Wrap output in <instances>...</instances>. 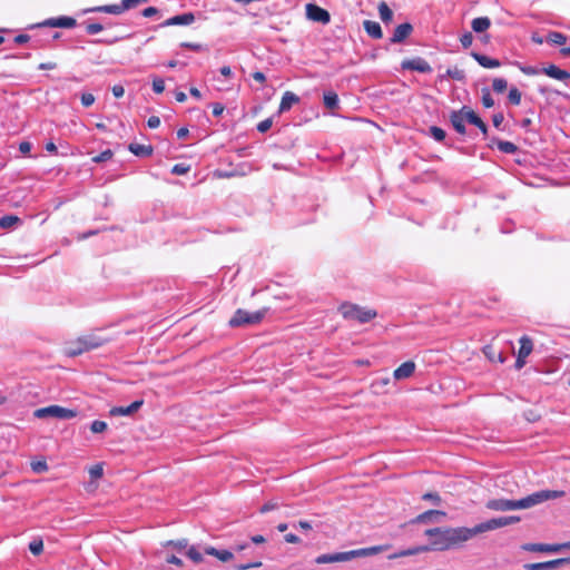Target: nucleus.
<instances>
[{
	"label": "nucleus",
	"instance_id": "obj_3",
	"mask_svg": "<svg viewBox=\"0 0 570 570\" xmlns=\"http://www.w3.org/2000/svg\"><path fill=\"white\" fill-rule=\"evenodd\" d=\"M108 340L96 334H88L75 340L67 341L65 352L69 356H77L90 350L102 346Z\"/></svg>",
	"mask_w": 570,
	"mask_h": 570
},
{
	"label": "nucleus",
	"instance_id": "obj_38",
	"mask_svg": "<svg viewBox=\"0 0 570 570\" xmlns=\"http://www.w3.org/2000/svg\"><path fill=\"white\" fill-rule=\"evenodd\" d=\"M164 547H173L174 549L181 551L188 548V540L187 539H180V540H169L164 543Z\"/></svg>",
	"mask_w": 570,
	"mask_h": 570
},
{
	"label": "nucleus",
	"instance_id": "obj_54",
	"mask_svg": "<svg viewBox=\"0 0 570 570\" xmlns=\"http://www.w3.org/2000/svg\"><path fill=\"white\" fill-rule=\"evenodd\" d=\"M279 507L277 501L271 500L261 508V513H266Z\"/></svg>",
	"mask_w": 570,
	"mask_h": 570
},
{
	"label": "nucleus",
	"instance_id": "obj_58",
	"mask_svg": "<svg viewBox=\"0 0 570 570\" xmlns=\"http://www.w3.org/2000/svg\"><path fill=\"white\" fill-rule=\"evenodd\" d=\"M460 41H461V43H462V46H463L464 48H469V47L472 45V42H473V36H472V33H471V32H466V33H464V35L460 38Z\"/></svg>",
	"mask_w": 570,
	"mask_h": 570
},
{
	"label": "nucleus",
	"instance_id": "obj_60",
	"mask_svg": "<svg viewBox=\"0 0 570 570\" xmlns=\"http://www.w3.org/2000/svg\"><path fill=\"white\" fill-rule=\"evenodd\" d=\"M147 125H148L149 128H153V129L158 128L159 125H160L159 117H157V116L149 117L148 121H147Z\"/></svg>",
	"mask_w": 570,
	"mask_h": 570
},
{
	"label": "nucleus",
	"instance_id": "obj_55",
	"mask_svg": "<svg viewBox=\"0 0 570 570\" xmlns=\"http://www.w3.org/2000/svg\"><path fill=\"white\" fill-rule=\"evenodd\" d=\"M95 102V96L90 92H85L81 95V104L85 107H89Z\"/></svg>",
	"mask_w": 570,
	"mask_h": 570
},
{
	"label": "nucleus",
	"instance_id": "obj_14",
	"mask_svg": "<svg viewBox=\"0 0 570 570\" xmlns=\"http://www.w3.org/2000/svg\"><path fill=\"white\" fill-rule=\"evenodd\" d=\"M415 367L416 365L413 361L404 362L397 368L394 370L393 377L396 381L409 379L414 374Z\"/></svg>",
	"mask_w": 570,
	"mask_h": 570
},
{
	"label": "nucleus",
	"instance_id": "obj_50",
	"mask_svg": "<svg viewBox=\"0 0 570 570\" xmlns=\"http://www.w3.org/2000/svg\"><path fill=\"white\" fill-rule=\"evenodd\" d=\"M89 474H90L91 479H99V478H101L102 474H104L102 465L101 464L92 465L89 469Z\"/></svg>",
	"mask_w": 570,
	"mask_h": 570
},
{
	"label": "nucleus",
	"instance_id": "obj_56",
	"mask_svg": "<svg viewBox=\"0 0 570 570\" xmlns=\"http://www.w3.org/2000/svg\"><path fill=\"white\" fill-rule=\"evenodd\" d=\"M86 30L89 35H97L99 33L100 31L104 30V27L102 24L100 23H89L87 27H86Z\"/></svg>",
	"mask_w": 570,
	"mask_h": 570
},
{
	"label": "nucleus",
	"instance_id": "obj_17",
	"mask_svg": "<svg viewBox=\"0 0 570 570\" xmlns=\"http://www.w3.org/2000/svg\"><path fill=\"white\" fill-rule=\"evenodd\" d=\"M195 21V16L190 12L169 18L164 26H187Z\"/></svg>",
	"mask_w": 570,
	"mask_h": 570
},
{
	"label": "nucleus",
	"instance_id": "obj_4",
	"mask_svg": "<svg viewBox=\"0 0 570 570\" xmlns=\"http://www.w3.org/2000/svg\"><path fill=\"white\" fill-rule=\"evenodd\" d=\"M338 311L345 320H354L362 324L372 321L377 315L374 309L364 308L347 302L341 304Z\"/></svg>",
	"mask_w": 570,
	"mask_h": 570
},
{
	"label": "nucleus",
	"instance_id": "obj_33",
	"mask_svg": "<svg viewBox=\"0 0 570 570\" xmlns=\"http://www.w3.org/2000/svg\"><path fill=\"white\" fill-rule=\"evenodd\" d=\"M324 105L327 109L334 110L338 107V97L334 91L324 92Z\"/></svg>",
	"mask_w": 570,
	"mask_h": 570
},
{
	"label": "nucleus",
	"instance_id": "obj_6",
	"mask_svg": "<svg viewBox=\"0 0 570 570\" xmlns=\"http://www.w3.org/2000/svg\"><path fill=\"white\" fill-rule=\"evenodd\" d=\"M33 415L37 419L55 417L60 420H69L77 415V411L59 405H50L47 407L37 409L33 412Z\"/></svg>",
	"mask_w": 570,
	"mask_h": 570
},
{
	"label": "nucleus",
	"instance_id": "obj_59",
	"mask_svg": "<svg viewBox=\"0 0 570 570\" xmlns=\"http://www.w3.org/2000/svg\"><path fill=\"white\" fill-rule=\"evenodd\" d=\"M220 561H229L233 558V553L228 550H218L217 557Z\"/></svg>",
	"mask_w": 570,
	"mask_h": 570
},
{
	"label": "nucleus",
	"instance_id": "obj_8",
	"mask_svg": "<svg viewBox=\"0 0 570 570\" xmlns=\"http://www.w3.org/2000/svg\"><path fill=\"white\" fill-rule=\"evenodd\" d=\"M306 17L312 21L323 24L328 23L331 20L328 11L313 3L306 6Z\"/></svg>",
	"mask_w": 570,
	"mask_h": 570
},
{
	"label": "nucleus",
	"instance_id": "obj_48",
	"mask_svg": "<svg viewBox=\"0 0 570 570\" xmlns=\"http://www.w3.org/2000/svg\"><path fill=\"white\" fill-rule=\"evenodd\" d=\"M267 312L268 308L264 307L255 313H252V324L262 322L265 318Z\"/></svg>",
	"mask_w": 570,
	"mask_h": 570
},
{
	"label": "nucleus",
	"instance_id": "obj_45",
	"mask_svg": "<svg viewBox=\"0 0 570 570\" xmlns=\"http://www.w3.org/2000/svg\"><path fill=\"white\" fill-rule=\"evenodd\" d=\"M107 429V423L105 421L96 420L91 423L90 430L94 433H102Z\"/></svg>",
	"mask_w": 570,
	"mask_h": 570
},
{
	"label": "nucleus",
	"instance_id": "obj_18",
	"mask_svg": "<svg viewBox=\"0 0 570 570\" xmlns=\"http://www.w3.org/2000/svg\"><path fill=\"white\" fill-rule=\"evenodd\" d=\"M386 549H387L386 546H374V547H370V548L352 550L351 551V556H352V559L361 558V557H368V556H374V554H377L380 552H383Z\"/></svg>",
	"mask_w": 570,
	"mask_h": 570
},
{
	"label": "nucleus",
	"instance_id": "obj_28",
	"mask_svg": "<svg viewBox=\"0 0 570 570\" xmlns=\"http://www.w3.org/2000/svg\"><path fill=\"white\" fill-rule=\"evenodd\" d=\"M249 167L247 165H243L239 169H232V170H217L215 175L219 178H230L234 176H245L247 174V169Z\"/></svg>",
	"mask_w": 570,
	"mask_h": 570
},
{
	"label": "nucleus",
	"instance_id": "obj_34",
	"mask_svg": "<svg viewBox=\"0 0 570 570\" xmlns=\"http://www.w3.org/2000/svg\"><path fill=\"white\" fill-rule=\"evenodd\" d=\"M377 9H379L380 18H381V20H382L383 22L389 23V22H391V21H392V19H393V12H392V10L389 8V6L386 4V2L381 1V2L379 3Z\"/></svg>",
	"mask_w": 570,
	"mask_h": 570
},
{
	"label": "nucleus",
	"instance_id": "obj_5",
	"mask_svg": "<svg viewBox=\"0 0 570 570\" xmlns=\"http://www.w3.org/2000/svg\"><path fill=\"white\" fill-rule=\"evenodd\" d=\"M424 533L430 539V543L424 546L428 548V552L449 550L446 528L428 529Z\"/></svg>",
	"mask_w": 570,
	"mask_h": 570
},
{
	"label": "nucleus",
	"instance_id": "obj_36",
	"mask_svg": "<svg viewBox=\"0 0 570 570\" xmlns=\"http://www.w3.org/2000/svg\"><path fill=\"white\" fill-rule=\"evenodd\" d=\"M19 223H20V218L14 215H6L0 218V227L4 228V229L12 228L13 226H16Z\"/></svg>",
	"mask_w": 570,
	"mask_h": 570
},
{
	"label": "nucleus",
	"instance_id": "obj_7",
	"mask_svg": "<svg viewBox=\"0 0 570 570\" xmlns=\"http://www.w3.org/2000/svg\"><path fill=\"white\" fill-rule=\"evenodd\" d=\"M76 19L71 17H58V18H49L42 22L36 23L31 26V28H73L76 26Z\"/></svg>",
	"mask_w": 570,
	"mask_h": 570
},
{
	"label": "nucleus",
	"instance_id": "obj_12",
	"mask_svg": "<svg viewBox=\"0 0 570 570\" xmlns=\"http://www.w3.org/2000/svg\"><path fill=\"white\" fill-rule=\"evenodd\" d=\"M144 404L142 400H137L128 406H116L110 410L112 416H129L136 413Z\"/></svg>",
	"mask_w": 570,
	"mask_h": 570
},
{
	"label": "nucleus",
	"instance_id": "obj_29",
	"mask_svg": "<svg viewBox=\"0 0 570 570\" xmlns=\"http://www.w3.org/2000/svg\"><path fill=\"white\" fill-rule=\"evenodd\" d=\"M533 350V342L528 336H522L520 338V348L518 351V354H520L521 357H528Z\"/></svg>",
	"mask_w": 570,
	"mask_h": 570
},
{
	"label": "nucleus",
	"instance_id": "obj_26",
	"mask_svg": "<svg viewBox=\"0 0 570 570\" xmlns=\"http://www.w3.org/2000/svg\"><path fill=\"white\" fill-rule=\"evenodd\" d=\"M363 26H364L365 31L372 38H375V39L382 38V36H383L382 29H381V26L377 22L371 21V20H365Z\"/></svg>",
	"mask_w": 570,
	"mask_h": 570
},
{
	"label": "nucleus",
	"instance_id": "obj_57",
	"mask_svg": "<svg viewBox=\"0 0 570 570\" xmlns=\"http://www.w3.org/2000/svg\"><path fill=\"white\" fill-rule=\"evenodd\" d=\"M423 500H429V501H432L434 504L439 505L441 503V498L438 493L435 492H429V493H425L423 494L422 497Z\"/></svg>",
	"mask_w": 570,
	"mask_h": 570
},
{
	"label": "nucleus",
	"instance_id": "obj_43",
	"mask_svg": "<svg viewBox=\"0 0 570 570\" xmlns=\"http://www.w3.org/2000/svg\"><path fill=\"white\" fill-rule=\"evenodd\" d=\"M430 135L436 140L442 141L445 138V131L436 126L430 128Z\"/></svg>",
	"mask_w": 570,
	"mask_h": 570
},
{
	"label": "nucleus",
	"instance_id": "obj_27",
	"mask_svg": "<svg viewBox=\"0 0 570 570\" xmlns=\"http://www.w3.org/2000/svg\"><path fill=\"white\" fill-rule=\"evenodd\" d=\"M129 150L139 157H148L153 154V147L150 145L130 144Z\"/></svg>",
	"mask_w": 570,
	"mask_h": 570
},
{
	"label": "nucleus",
	"instance_id": "obj_31",
	"mask_svg": "<svg viewBox=\"0 0 570 570\" xmlns=\"http://www.w3.org/2000/svg\"><path fill=\"white\" fill-rule=\"evenodd\" d=\"M483 353L491 362L503 363L505 361L503 354L501 352H497L491 345L484 346Z\"/></svg>",
	"mask_w": 570,
	"mask_h": 570
},
{
	"label": "nucleus",
	"instance_id": "obj_62",
	"mask_svg": "<svg viewBox=\"0 0 570 570\" xmlns=\"http://www.w3.org/2000/svg\"><path fill=\"white\" fill-rule=\"evenodd\" d=\"M157 13H158V10L155 7H148L142 10V16L146 18H151Z\"/></svg>",
	"mask_w": 570,
	"mask_h": 570
},
{
	"label": "nucleus",
	"instance_id": "obj_25",
	"mask_svg": "<svg viewBox=\"0 0 570 570\" xmlns=\"http://www.w3.org/2000/svg\"><path fill=\"white\" fill-rule=\"evenodd\" d=\"M249 323V312L245 309H238L236 314L229 320L232 327L240 326Z\"/></svg>",
	"mask_w": 570,
	"mask_h": 570
},
{
	"label": "nucleus",
	"instance_id": "obj_2",
	"mask_svg": "<svg viewBox=\"0 0 570 570\" xmlns=\"http://www.w3.org/2000/svg\"><path fill=\"white\" fill-rule=\"evenodd\" d=\"M564 494V491L541 490L520 500L492 499L487 502V508L493 511L524 510L544 501L562 498Z\"/></svg>",
	"mask_w": 570,
	"mask_h": 570
},
{
	"label": "nucleus",
	"instance_id": "obj_20",
	"mask_svg": "<svg viewBox=\"0 0 570 570\" xmlns=\"http://www.w3.org/2000/svg\"><path fill=\"white\" fill-rule=\"evenodd\" d=\"M428 552V548L423 546H416L409 549L400 550L391 556H389L390 560L397 559V558H404V557H411L420 553Z\"/></svg>",
	"mask_w": 570,
	"mask_h": 570
},
{
	"label": "nucleus",
	"instance_id": "obj_32",
	"mask_svg": "<svg viewBox=\"0 0 570 570\" xmlns=\"http://www.w3.org/2000/svg\"><path fill=\"white\" fill-rule=\"evenodd\" d=\"M473 57L484 68H498L500 66V61L497 59H492L479 53H473Z\"/></svg>",
	"mask_w": 570,
	"mask_h": 570
},
{
	"label": "nucleus",
	"instance_id": "obj_64",
	"mask_svg": "<svg viewBox=\"0 0 570 570\" xmlns=\"http://www.w3.org/2000/svg\"><path fill=\"white\" fill-rule=\"evenodd\" d=\"M224 109L225 107L222 104L216 102L213 105V115L218 117L224 112Z\"/></svg>",
	"mask_w": 570,
	"mask_h": 570
},
{
	"label": "nucleus",
	"instance_id": "obj_16",
	"mask_svg": "<svg viewBox=\"0 0 570 570\" xmlns=\"http://www.w3.org/2000/svg\"><path fill=\"white\" fill-rule=\"evenodd\" d=\"M412 30H413V28H412V24H410V23L399 24L394 30L391 41L394 43L402 42L404 39H406L411 35Z\"/></svg>",
	"mask_w": 570,
	"mask_h": 570
},
{
	"label": "nucleus",
	"instance_id": "obj_51",
	"mask_svg": "<svg viewBox=\"0 0 570 570\" xmlns=\"http://www.w3.org/2000/svg\"><path fill=\"white\" fill-rule=\"evenodd\" d=\"M273 125V119L272 118H267L263 121H261L258 125H257V130L262 134L268 131L271 129Z\"/></svg>",
	"mask_w": 570,
	"mask_h": 570
},
{
	"label": "nucleus",
	"instance_id": "obj_11",
	"mask_svg": "<svg viewBox=\"0 0 570 570\" xmlns=\"http://www.w3.org/2000/svg\"><path fill=\"white\" fill-rule=\"evenodd\" d=\"M352 560L351 551L346 552H337L332 554H322L316 558V563H334V562H345Z\"/></svg>",
	"mask_w": 570,
	"mask_h": 570
},
{
	"label": "nucleus",
	"instance_id": "obj_30",
	"mask_svg": "<svg viewBox=\"0 0 570 570\" xmlns=\"http://www.w3.org/2000/svg\"><path fill=\"white\" fill-rule=\"evenodd\" d=\"M91 11L96 12H104V13H110V14H121L125 12V9L122 8V2L120 4H108V6H100Z\"/></svg>",
	"mask_w": 570,
	"mask_h": 570
},
{
	"label": "nucleus",
	"instance_id": "obj_39",
	"mask_svg": "<svg viewBox=\"0 0 570 570\" xmlns=\"http://www.w3.org/2000/svg\"><path fill=\"white\" fill-rule=\"evenodd\" d=\"M186 556L196 563H199L204 560L203 554L197 550L195 546L188 547Z\"/></svg>",
	"mask_w": 570,
	"mask_h": 570
},
{
	"label": "nucleus",
	"instance_id": "obj_63",
	"mask_svg": "<svg viewBox=\"0 0 570 570\" xmlns=\"http://www.w3.org/2000/svg\"><path fill=\"white\" fill-rule=\"evenodd\" d=\"M125 94V89L121 85H115L112 87V95L116 97V98H120L122 97Z\"/></svg>",
	"mask_w": 570,
	"mask_h": 570
},
{
	"label": "nucleus",
	"instance_id": "obj_44",
	"mask_svg": "<svg viewBox=\"0 0 570 570\" xmlns=\"http://www.w3.org/2000/svg\"><path fill=\"white\" fill-rule=\"evenodd\" d=\"M482 104L485 108H491L494 106V100H493L489 89L482 90Z\"/></svg>",
	"mask_w": 570,
	"mask_h": 570
},
{
	"label": "nucleus",
	"instance_id": "obj_42",
	"mask_svg": "<svg viewBox=\"0 0 570 570\" xmlns=\"http://www.w3.org/2000/svg\"><path fill=\"white\" fill-rule=\"evenodd\" d=\"M492 87L495 92L501 94L507 89L508 82L503 78H495L492 82Z\"/></svg>",
	"mask_w": 570,
	"mask_h": 570
},
{
	"label": "nucleus",
	"instance_id": "obj_23",
	"mask_svg": "<svg viewBox=\"0 0 570 570\" xmlns=\"http://www.w3.org/2000/svg\"><path fill=\"white\" fill-rule=\"evenodd\" d=\"M466 121L465 115H463V108L459 112H453L451 116V122L454 127V129L460 132H465V126L464 122Z\"/></svg>",
	"mask_w": 570,
	"mask_h": 570
},
{
	"label": "nucleus",
	"instance_id": "obj_52",
	"mask_svg": "<svg viewBox=\"0 0 570 570\" xmlns=\"http://www.w3.org/2000/svg\"><path fill=\"white\" fill-rule=\"evenodd\" d=\"M153 90L156 92V94H161L164 92L165 90V82L161 78H155L153 80Z\"/></svg>",
	"mask_w": 570,
	"mask_h": 570
},
{
	"label": "nucleus",
	"instance_id": "obj_15",
	"mask_svg": "<svg viewBox=\"0 0 570 570\" xmlns=\"http://www.w3.org/2000/svg\"><path fill=\"white\" fill-rule=\"evenodd\" d=\"M445 517V512L440 510H429L419 514L413 522L414 523H429L440 522Z\"/></svg>",
	"mask_w": 570,
	"mask_h": 570
},
{
	"label": "nucleus",
	"instance_id": "obj_21",
	"mask_svg": "<svg viewBox=\"0 0 570 570\" xmlns=\"http://www.w3.org/2000/svg\"><path fill=\"white\" fill-rule=\"evenodd\" d=\"M547 76L558 79V80H567L570 78V73L566 70L560 69L554 65H550L542 70Z\"/></svg>",
	"mask_w": 570,
	"mask_h": 570
},
{
	"label": "nucleus",
	"instance_id": "obj_41",
	"mask_svg": "<svg viewBox=\"0 0 570 570\" xmlns=\"http://www.w3.org/2000/svg\"><path fill=\"white\" fill-rule=\"evenodd\" d=\"M29 550L31 551V553H33L35 556H38L42 552L43 550V542L42 540L40 539H36L33 541H31L29 543Z\"/></svg>",
	"mask_w": 570,
	"mask_h": 570
},
{
	"label": "nucleus",
	"instance_id": "obj_19",
	"mask_svg": "<svg viewBox=\"0 0 570 570\" xmlns=\"http://www.w3.org/2000/svg\"><path fill=\"white\" fill-rule=\"evenodd\" d=\"M463 115H465L466 121L480 128V130L485 135L488 131V127L484 121L471 109L463 108Z\"/></svg>",
	"mask_w": 570,
	"mask_h": 570
},
{
	"label": "nucleus",
	"instance_id": "obj_61",
	"mask_svg": "<svg viewBox=\"0 0 570 570\" xmlns=\"http://www.w3.org/2000/svg\"><path fill=\"white\" fill-rule=\"evenodd\" d=\"M31 144L29 141H22L20 142L19 145V150L20 153H22L23 155H28L31 150Z\"/></svg>",
	"mask_w": 570,
	"mask_h": 570
},
{
	"label": "nucleus",
	"instance_id": "obj_35",
	"mask_svg": "<svg viewBox=\"0 0 570 570\" xmlns=\"http://www.w3.org/2000/svg\"><path fill=\"white\" fill-rule=\"evenodd\" d=\"M390 384V377H382L379 380H375L371 384V389L374 394H382L384 392V387Z\"/></svg>",
	"mask_w": 570,
	"mask_h": 570
},
{
	"label": "nucleus",
	"instance_id": "obj_40",
	"mask_svg": "<svg viewBox=\"0 0 570 570\" xmlns=\"http://www.w3.org/2000/svg\"><path fill=\"white\" fill-rule=\"evenodd\" d=\"M498 148L505 154H514L517 151V146L511 141H499Z\"/></svg>",
	"mask_w": 570,
	"mask_h": 570
},
{
	"label": "nucleus",
	"instance_id": "obj_37",
	"mask_svg": "<svg viewBox=\"0 0 570 570\" xmlns=\"http://www.w3.org/2000/svg\"><path fill=\"white\" fill-rule=\"evenodd\" d=\"M547 41L553 45H563L567 41V37L561 32L552 31L547 36Z\"/></svg>",
	"mask_w": 570,
	"mask_h": 570
},
{
	"label": "nucleus",
	"instance_id": "obj_13",
	"mask_svg": "<svg viewBox=\"0 0 570 570\" xmlns=\"http://www.w3.org/2000/svg\"><path fill=\"white\" fill-rule=\"evenodd\" d=\"M521 549L529 552H558L562 549V546L548 543H524Z\"/></svg>",
	"mask_w": 570,
	"mask_h": 570
},
{
	"label": "nucleus",
	"instance_id": "obj_9",
	"mask_svg": "<svg viewBox=\"0 0 570 570\" xmlns=\"http://www.w3.org/2000/svg\"><path fill=\"white\" fill-rule=\"evenodd\" d=\"M568 562H569V559L561 558V559H556V560H550V561H544V562L527 563L523 566V568L525 570H554Z\"/></svg>",
	"mask_w": 570,
	"mask_h": 570
},
{
	"label": "nucleus",
	"instance_id": "obj_22",
	"mask_svg": "<svg viewBox=\"0 0 570 570\" xmlns=\"http://www.w3.org/2000/svg\"><path fill=\"white\" fill-rule=\"evenodd\" d=\"M299 101L298 96H296L292 91H286L281 100L279 105V112L287 111L292 108L293 105L297 104Z\"/></svg>",
	"mask_w": 570,
	"mask_h": 570
},
{
	"label": "nucleus",
	"instance_id": "obj_46",
	"mask_svg": "<svg viewBox=\"0 0 570 570\" xmlns=\"http://www.w3.org/2000/svg\"><path fill=\"white\" fill-rule=\"evenodd\" d=\"M509 100L511 104L518 106L521 102V92L517 88H511L509 91Z\"/></svg>",
	"mask_w": 570,
	"mask_h": 570
},
{
	"label": "nucleus",
	"instance_id": "obj_24",
	"mask_svg": "<svg viewBox=\"0 0 570 570\" xmlns=\"http://www.w3.org/2000/svg\"><path fill=\"white\" fill-rule=\"evenodd\" d=\"M491 26V20L488 17L475 18L471 22V28L474 32L481 33L487 31Z\"/></svg>",
	"mask_w": 570,
	"mask_h": 570
},
{
	"label": "nucleus",
	"instance_id": "obj_53",
	"mask_svg": "<svg viewBox=\"0 0 570 570\" xmlns=\"http://www.w3.org/2000/svg\"><path fill=\"white\" fill-rule=\"evenodd\" d=\"M147 0H122V8L126 10L132 9L140 3L146 2Z\"/></svg>",
	"mask_w": 570,
	"mask_h": 570
},
{
	"label": "nucleus",
	"instance_id": "obj_47",
	"mask_svg": "<svg viewBox=\"0 0 570 570\" xmlns=\"http://www.w3.org/2000/svg\"><path fill=\"white\" fill-rule=\"evenodd\" d=\"M112 156H114V153L110 149H107V150L102 151L101 154H99L98 156L94 157L92 161L94 163H104V161L111 159Z\"/></svg>",
	"mask_w": 570,
	"mask_h": 570
},
{
	"label": "nucleus",
	"instance_id": "obj_49",
	"mask_svg": "<svg viewBox=\"0 0 570 570\" xmlns=\"http://www.w3.org/2000/svg\"><path fill=\"white\" fill-rule=\"evenodd\" d=\"M31 469L36 473H42L48 470V464L46 461L31 462Z\"/></svg>",
	"mask_w": 570,
	"mask_h": 570
},
{
	"label": "nucleus",
	"instance_id": "obj_1",
	"mask_svg": "<svg viewBox=\"0 0 570 570\" xmlns=\"http://www.w3.org/2000/svg\"><path fill=\"white\" fill-rule=\"evenodd\" d=\"M520 517L518 515H509V517H500L493 518L485 522H481L472 528L468 527H456L450 528L446 527L448 540H449V550L455 547L462 546L463 543L470 541L478 534L489 532L499 528L508 527L514 523L520 522Z\"/></svg>",
	"mask_w": 570,
	"mask_h": 570
},
{
	"label": "nucleus",
	"instance_id": "obj_10",
	"mask_svg": "<svg viewBox=\"0 0 570 570\" xmlns=\"http://www.w3.org/2000/svg\"><path fill=\"white\" fill-rule=\"evenodd\" d=\"M402 68L407 69V70H415V71L423 72V73L432 71L431 66L428 63V61H425L422 58L404 60L402 62Z\"/></svg>",
	"mask_w": 570,
	"mask_h": 570
}]
</instances>
